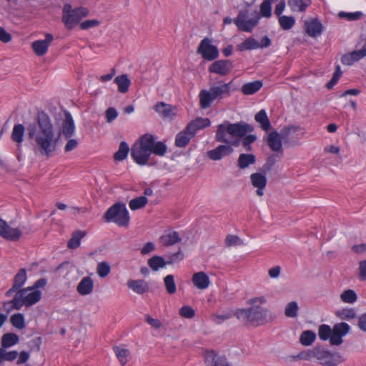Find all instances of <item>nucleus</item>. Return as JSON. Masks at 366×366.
<instances>
[{
	"mask_svg": "<svg viewBox=\"0 0 366 366\" xmlns=\"http://www.w3.org/2000/svg\"><path fill=\"white\" fill-rule=\"evenodd\" d=\"M64 114V119L58 132H56L49 115L44 112L37 114L36 123L27 126V135L32 141L35 153L50 157L56 151L61 134L66 139L73 136L75 125L72 116L66 110Z\"/></svg>",
	"mask_w": 366,
	"mask_h": 366,
	"instance_id": "1",
	"label": "nucleus"
},
{
	"mask_svg": "<svg viewBox=\"0 0 366 366\" xmlns=\"http://www.w3.org/2000/svg\"><path fill=\"white\" fill-rule=\"evenodd\" d=\"M253 130V127L244 122L231 123L224 121L217 127L215 140L226 144L219 145L215 149L208 151V157L217 161L231 154L234 152L232 146H239L242 137Z\"/></svg>",
	"mask_w": 366,
	"mask_h": 366,
	"instance_id": "2",
	"label": "nucleus"
},
{
	"mask_svg": "<svg viewBox=\"0 0 366 366\" xmlns=\"http://www.w3.org/2000/svg\"><path fill=\"white\" fill-rule=\"evenodd\" d=\"M32 288L28 287L17 291L11 300L3 303V310L9 313L13 310H21L24 305L29 307L38 302L41 297V292Z\"/></svg>",
	"mask_w": 366,
	"mask_h": 366,
	"instance_id": "3",
	"label": "nucleus"
},
{
	"mask_svg": "<svg viewBox=\"0 0 366 366\" xmlns=\"http://www.w3.org/2000/svg\"><path fill=\"white\" fill-rule=\"evenodd\" d=\"M234 315L244 324L259 326L267 322V317H272L269 310L259 305H252L248 309H238L235 311Z\"/></svg>",
	"mask_w": 366,
	"mask_h": 366,
	"instance_id": "4",
	"label": "nucleus"
},
{
	"mask_svg": "<svg viewBox=\"0 0 366 366\" xmlns=\"http://www.w3.org/2000/svg\"><path fill=\"white\" fill-rule=\"evenodd\" d=\"M152 135L146 134L131 149V157L139 165L147 164L151 155Z\"/></svg>",
	"mask_w": 366,
	"mask_h": 366,
	"instance_id": "5",
	"label": "nucleus"
},
{
	"mask_svg": "<svg viewBox=\"0 0 366 366\" xmlns=\"http://www.w3.org/2000/svg\"><path fill=\"white\" fill-rule=\"evenodd\" d=\"M104 219L107 222H112L120 227H127L130 217L125 204L116 203L107 209Z\"/></svg>",
	"mask_w": 366,
	"mask_h": 366,
	"instance_id": "6",
	"label": "nucleus"
},
{
	"mask_svg": "<svg viewBox=\"0 0 366 366\" xmlns=\"http://www.w3.org/2000/svg\"><path fill=\"white\" fill-rule=\"evenodd\" d=\"M89 14L86 8L79 7L73 9L70 4H65L63 8L62 21L68 29H71Z\"/></svg>",
	"mask_w": 366,
	"mask_h": 366,
	"instance_id": "7",
	"label": "nucleus"
},
{
	"mask_svg": "<svg viewBox=\"0 0 366 366\" xmlns=\"http://www.w3.org/2000/svg\"><path fill=\"white\" fill-rule=\"evenodd\" d=\"M249 11L242 9L239 11L237 16L234 19V23L239 31L251 32L257 26L259 21V16L248 19Z\"/></svg>",
	"mask_w": 366,
	"mask_h": 366,
	"instance_id": "8",
	"label": "nucleus"
},
{
	"mask_svg": "<svg viewBox=\"0 0 366 366\" xmlns=\"http://www.w3.org/2000/svg\"><path fill=\"white\" fill-rule=\"evenodd\" d=\"M197 52L202 55V58L207 61H213L219 56V51L216 46L211 44V40L206 37L203 39Z\"/></svg>",
	"mask_w": 366,
	"mask_h": 366,
	"instance_id": "9",
	"label": "nucleus"
},
{
	"mask_svg": "<svg viewBox=\"0 0 366 366\" xmlns=\"http://www.w3.org/2000/svg\"><path fill=\"white\" fill-rule=\"evenodd\" d=\"M350 327L347 323L340 322L335 324L332 327V335L330 342L332 345H340L343 340L342 337L349 333Z\"/></svg>",
	"mask_w": 366,
	"mask_h": 366,
	"instance_id": "10",
	"label": "nucleus"
},
{
	"mask_svg": "<svg viewBox=\"0 0 366 366\" xmlns=\"http://www.w3.org/2000/svg\"><path fill=\"white\" fill-rule=\"evenodd\" d=\"M22 232L19 228L10 227L7 222L0 219V236L9 241H17L21 236Z\"/></svg>",
	"mask_w": 366,
	"mask_h": 366,
	"instance_id": "11",
	"label": "nucleus"
},
{
	"mask_svg": "<svg viewBox=\"0 0 366 366\" xmlns=\"http://www.w3.org/2000/svg\"><path fill=\"white\" fill-rule=\"evenodd\" d=\"M26 280V269L22 268L19 270L17 274L14 276L12 287L5 293L6 297H9L17 291L21 290V287L24 285Z\"/></svg>",
	"mask_w": 366,
	"mask_h": 366,
	"instance_id": "12",
	"label": "nucleus"
},
{
	"mask_svg": "<svg viewBox=\"0 0 366 366\" xmlns=\"http://www.w3.org/2000/svg\"><path fill=\"white\" fill-rule=\"evenodd\" d=\"M232 69V63L229 60H217L209 67V71L221 76L227 75Z\"/></svg>",
	"mask_w": 366,
	"mask_h": 366,
	"instance_id": "13",
	"label": "nucleus"
},
{
	"mask_svg": "<svg viewBox=\"0 0 366 366\" xmlns=\"http://www.w3.org/2000/svg\"><path fill=\"white\" fill-rule=\"evenodd\" d=\"M53 39V35L48 33L45 35V39L36 40L32 43V49L37 56H43L47 52L48 48Z\"/></svg>",
	"mask_w": 366,
	"mask_h": 366,
	"instance_id": "14",
	"label": "nucleus"
},
{
	"mask_svg": "<svg viewBox=\"0 0 366 366\" xmlns=\"http://www.w3.org/2000/svg\"><path fill=\"white\" fill-rule=\"evenodd\" d=\"M182 241L177 232L174 230H167L159 237V243L163 247H169L175 244Z\"/></svg>",
	"mask_w": 366,
	"mask_h": 366,
	"instance_id": "15",
	"label": "nucleus"
},
{
	"mask_svg": "<svg viewBox=\"0 0 366 366\" xmlns=\"http://www.w3.org/2000/svg\"><path fill=\"white\" fill-rule=\"evenodd\" d=\"M204 360L206 366H225L228 363L224 356L218 355L214 351H207Z\"/></svg>",
	"mask_w": 366,
	"mask_h": 366,
	"instance_id": "16",
	"label": "nucleus"
},
{
	"mask_svg": "<svg viewBox=\"0 0 366 366\" xmlns=\"http://www.w3.org/2000/svg\"><path fill=\"white\" fill-rule=\"evenodd\" d=\"M155 111L164 119H172L176 115V108L164 102H159L154 107Z\"/></svg>",
	"mask_w": 366,
	"mask_h": 366,
	"instance_id": "17",
	"label": "nucleus"
},
{
	"mask_svg": "<svg viewBox=\"0 0 366 366\" xmlns=\"http://www.w3.org/2000/svg\"><path fill=\"white\" fill-rule=\"evenodd\" d=\"M252 184L257 189L256 193L258 196L263 195L264 189L267 184V178L264 174L259 172L253 173L250 176Z\"/></svg>",
	"mask_w": 366,
	"mask_h": 366,
	"instance_id": "18",
	"label": "nucleus"
},
{
	"mask_svg": "<svg viewBox=\"0 0 366 366\" xmlns=\"http://www.w3.org/2000/svg\"><path fill=\"white\" fill-rule=\"evenodd\" d=\"M210 125V120L208 118H196L190 122L186 127L187 131H189L194 137L197 131L208 127Z\"/></svg>",
	"mask_w": 366,
	"mask_h": 366,
	"instance_id": "19",
	"label": "nucleus"
},
{
	"mask_svg": "<svg viewBox=\"0 0 366 366\" xmlns=\"http://www.w3.org/2000/svg\"><path fill=\"white\" fill-rule=\"evenodd\" d=\"M267 144L274 152L283 153L282 137L277 132H272L268 134Z\"/></svg>",
	"mask_w": 366,
	"mask_h": 366,
	"instance_id": "20",
	"label": "nucleus"
},
{
	"mask_svg": "<svg viewBox=\"0 0 366 366\" xmlns=\"http://www.w3.org/2000/svg\"><path fill=\"white\" fill-rule=\"evenodd\" d=\"M127 287L138 295H143L149 290L148 283L144 280H129L127 282Z\"/></svg>",
	"mask_w": 366,
	"mask_h": 366,
	"instance_id": "21",
	"label": "nucleus"
},
{
	"mask_svg": "<svg viewBox=\"0 0 366 366\" xmlns=\"http://www.w3.org/2000/svg\"><path fill=\"white\" fill-rule=\"evenodd\" d=\"M305 26L307 34L311 37L320 36L322 32V24L317 19L305 21Z\"/></svg>",
	"mask_w": 366,
	"mask_h": 366,
	"instance_id": "22",
	"label": "nucleus"
},
{
	"mask_svg": "<svg viewBox=\"0 0 366 366\" xmlns=\"http://www.w3.org/2000/svg\"><path fill=\"white\" fill-rule=\"evenodd\" d=\"M94 289V282L90 277H84L76 287L77 292L82 296L91 294Z\"/></svg>",
	"mask_w": 366,
	"mask_h": 366,
	"instance_id": "23",
	"label": "nucleus"
},
{
	"mask_svg": "<svg viewBox=\"0 0 366 366\" xmlns=\"http://www.w3.org/2000/svg\"><path fill=\"white\" fill-rule=\"evenodd\" d=\"M192 282L197 288L204 290L209 287L210 280L205 272H198L193 274Z\"/></svg>",
	"mask_w": 366,
	"mask_h": 366,
	"instance_id": "24",
	"label": "nucleus"
},
{
	"mask_svg": "<svg viewBox=\"0 0 366 366\" xmlns=\"http://www.w3.org/2000/svg\"><path fill=\"white\" fill-rule=\"evenodd\" d=\"M194 136L185 128L179 132L175 138V145L178 147H185Z\"/></svg>",
	"mask_w": 366,
	"mask_h": 366,
	"instance_id": "25",
	"label": "nucleus"
},
{
	"mask_svg": "<svg viewBox=\"0 0 366 366\" xmlns=\"http://www.w3.org/2000/svg\"><path fill=\"white\" fill-rule=\"evenodd\" d=\"M256 162V157L252 154H241L237 159V166L241 169L247 168L249 165L254 164Z\"/></svg>",
	"mask_w": 366,
	"mask_h": 366,
	"instance_id": "26",
	"label": "nucleus"
},
{
	"mask_svg": "<svg viewBox=\"0 0 366 366\" xmlns=\"http://www.w3.org/2000/svg\"><path fill=\"white\" fill-rule=\"evenodd\" d=\"M199 104L202 109L209 107L215 99L210 91L203 89L199 92Z\"/></svg>",
	"mask_w": 366,
	"mask_h": 366,
	"instance_id": "27",
	"label": "nucleus"
},
{
	"mask_svg": "<svg viewBox=\"0 0 366 366\" xmlns=\"http://www.w3.org/2000/svg\"><path fill=\"white\" fill-rule=\"evenodd\" d=\"M229 84H224L220 86H214L209 89L214 99H222L224 95H229Z\"/></svg>",
	"mask_w": 366,
	"mask_h": 366,
	"instance_id": "28",
	"label": "nucleus"
},
{
	"mask_svg": "<svg viewBox=\"0 0 366 366\" xmlns=\"http://www.w3.org/2000/svg\"><path fill=\"white\" fill-rule=\"evenodd\" d=\"M114 83L118 86V91L124 94L128 92L131 81L127 74H122L114 79Z\"/></svg>",
	"mask_w": 366,
	"mask_h": 366,
	"instance_id": "29",
	"label": "nucleus"
},
{
	"mask_svg": "<svg viewBox=\"0 0 366 366\" xmlns=\"http://www.w3.org/2000/svg\"><path fill=\"white\" fill-rule=\"evenodd\" d=\"M255 121L260 124L261 128L267 131L269 129L271 124L268 119L266 112L264 109L257 112L254 117Z\"/></svg>",
	"mask_w": 366,
	"mask_h": 366,
	"instance_id": "30",
	"label": "nucleus"
},
{
	"mask_svg": "<svg viewBox=\"0 0 366 366\" xmlns=\"http://www.w3.org/2000/svg\"><path fill=\"white\" fill-rule=\"evenodd\" d=\"M262 86V83L261 81H254L252 82L244 84L242 86L241 90L244 94L250 95L259 91Z\"/></svg>",
	"mask_w": 366,
	"mask_h": 366,
	"instance_id": "31",
	"label": "nucleus"
},
{
	"mask_svg": "<svg viewBox=\"0 0 366 366\" xmlns=\"http://www.w3.org/2000/svg\"><path fill=\"white\" fill-rule=\"evenodd\" d=\"M311 4V0H288V5L293 11H304Z\"/></svg>",
	"mask_w": 366,
	"mask_h": 366,
	"instance_id": "32",
	"label": "nucleus"
},
{
	"mask_svg": "<svg viewBox=\"0 0 366 366\" xmlns=\"http://www.w3.org/2000/svg\"><path fill=\"white\" fill-rule=\"evenodd\" d=\"M19 342V336L14 333H6L1 337V348H8Z\"/></svg>",
	"mask_w": 366,
	"mask_h": 366,
	"instance_id": "33",
	"label": "nucleus"
},
{
	"mask_svg": "<svg viewBox=\"0 0 366 366\" xmlns=\"http://www.w3.org/2000/svg\"><path fill=\"white\" fill-rule=\"evenodd\" d=\"M86 235L85 232L76 231L73 233L71 238L69 240L67 247L69 249H75L79 247L81 239Z\"/></svg>",
	"mask_w": 366,
	"mask_h": 366,
	"instance_id": "34",
	"label": "nucleus"
},
{
	"mask_svg": "<svg viewBox=\"0 0 366 366\" xmlns=\"http://www.w3.org/2000/svg\"><path fill=\"white\" fill-rule=\"evenodd\" d=\"M147 263L154 271H157L159 268H163L167 264L162 257L157 255L153 256L149 259Z\"/></svg>",
	"mask_w": 366,
	"mask_h": 366,
	"instance_id": "35",
	"label": "nucleus"
},
{
	"mask_svg": "<svg viewBox=\"0 0 366 366\" xmlns=\"http://www.w3.org/2000/svg\"><path fill=\"white\" fill-rule=\"evenodd\" d=\"M24 131L25 128L23 124H19L14 125L11 133L12 140L18 144H20L23 141Z\"/></svg>",
	"mask_w": 366,
	"mask_h": 366,
	"instance_id": "36",
	"label": "nucleus"
},
{
	"mask_svg": "<svg viewBox=\"0 0 366 366\" xmlns=\"http://www.w3.org/2000/svg\"><path fill=\"white\" fill-rule=\"evenodd\" d=\"M316 339V334L311 330H305L300 337V342L304 346L311 345Z\"/></svg>",
	"mask_w": 366,
	"mask_h": 366,
	"instance_id": "37",
	"label": "nucleus"
},
{
	"mask_svg": "<svg viewBox=\"0 0 366 366\" xmlns=\"http://www.w3.org/2000/svg\"><path fill=\"white\" fill-rule=\"evenodd\" d=\"M129 152V145L125 142H122L119 144L118 151L114 154V159L116 161H122L127 158Z\"/></svg>",
	"mask_w": 366,
	"mask_h": 366,
	"instance_id": "38",
	"label": "nucleus"
},
{
	"mask_svg": "<svg viewBox=\"0 0 366 366\" xmlns=\"http://www.w3.org/2000/svg\"><path fill=\"white\" fill-rule=\"evenodd\" d=\"M299 306L297 302L292 301L287 303L285 308V315L287 317L295 318L298 315Z\"/></svg>",
	"mask_w": 366,
	"mask_h": 366,
	"instance_id": "39",
	"label": "nucleus"
},
{
	"mask_svg": "<svg viewBox=\"0 0 366 366\" xmlns=\"http://www.w3.org/2000/svg\"><path fill=\"white\" fill-rule=\"evenodd\" d=\"M113 350L122 365H124L128 362V357L130 354L129 350L121 348L119 346L114 347Z\"/></svg>",
	"mask_w": 366,
	"mask_h": 366,
	"instance_id": "40",
	"label": "nucleus"
},
{
	"mask_svg": "<svg viewBox=\"0 0 366 366\" xmlns=\"http://www.w3.org/2000/svg\"><path fill=\"white\" fill-rule=\"evenodd\" d=\"M259 48V42L253 38H247L242 43L238 45V49L241 51Z\"/></svg>",
	"mask_w": 366,
	"mask_h": 366,
	"instance_id": "41",
	"label": "nucleus"
},
{
	"mask_svg": "<svg viewBox=\"0 0 366 366\" xmlns=\"http://www.w3.org/2000/svg\"><path fill=\"white\" fill-rule=\"evenodd\" d=\"M279 24L284 30L290 29L295 24V19L291 16H280Z\"/></svg>",
	"mask_w": 366,
	"mask_h": 366,
	"instance_id": "42",
	"label": "nucleus"
},
{
	"mask_svg": "<svg viewBox=\"0 0 366 366\" xmlns=\"http://www.w3.org/2000/svg\"><path fill=\"white\" fill-rule=\"evenodd\" d=\"M360 59L361 58L360 57L357 52L356 51H353L350 53L343 55L341 59V61L345 65L350 66Z\"/></svg>",
	"mask_w": 366,
	"mask_h": 366,
	"instance_id": "43",
	"label": "nucleus"
},
{
	"mask_svg": "<svg viewBox=\"0 0 366 366\" xmlns=\"http://www.w3.org/2000/svg\"><path fill=\"white\" fill-rule=\"evenodd\" d=\"M335 315L340 320H349L353 319L356 317V313L355 310L351 308H345L340 310L336 311Z\"/></svg>",
	"mask_w": 366,
	"mask_h": 366,
	"instance_id": "44",
	"label": "nucleus"
},
{
	"mask_svg": "<svg viewBox=\"0 0 366 366\" xmlns=\"http://www.w3.org/2000/svg\"><path fill=\"white\" fill-rule=\"evenodd\" d=\"M167 152L166 145L162 142H154V138L152 136V150L151 153H154L156 155L164 156Z\"/></svg>",
	"mask_w": 366,
	"mask_h": 366,
	"instance_id": "45",
	"label": "nucleus"
},
{
	"mask_svg": "<svg viewBox=\"0 0 366 366\" xmlns=\"http://www.w3.org/2000/svg\"><path fill=\"white\" fill-rule=\"evenodd\" d=\"M147 201L146 197L141 196L132 199L129 203V206L131 209L137 210L144 207L147 204Z\"/></svg>",
	"mask_w": 366,
	"mask_h": 366,
	"instance_id": "46",
	"label": "nucleus"
},
{
	"mask_svg": "<svg viewBox=\"0 0 366 366\" xmlns=\"http://www.w3.org/2000/svg\"><path fill=\"white\" fill-rule=\"evenodd\" d=\"M320 350V347H315L312 350H309L307 351L302 352L299 353L297 356L293 357L294 360L300 359V360H310L312 358H316V355Z\"/></svg>",
	"mask_w": 366,
	"mask_h": 366,
	"instance_id": "47",
	"label": "nucleus"
},
{
	"mask_svg": "<svg viewBox=\"0 0 366 366\" xmlns=\"http://www.w3.org/2000/svg\"><path fill=\"white\" fill-rule=\"evenodd\" d=\"M318 335L322 340H330L332 335V329L327 325H322L319 327Z\"/></svg>",
	"mask_w": 366,
	"mask_h": 366,
	"instance_id": "48",
	"label": "nucleus"
},
{
	"mask_svg": "<svg viewBox=\"0 0 366 366\" xmlns=\"http://www.w3.org/2000/svg\"><path fill=\"white\" fill-rule=\"evenodd\" d=\"M340 299L345 303L352 304L356 302L357 296L354 290H347L340 295Z\"/></svg>",
	"mask_w": 366,
	"mask_h": 366,
	"instance_id": "49",
	"label": "nucleus"
},
{
	"mask_svg": "<svg viewBox=\"0 0 366 366\" xmlns=\"http://www.w3.org/2000/svg\"><path fill=\"white\" fill-rule=\"evenodd\" d=\"M11 323L17 329L21 330L25 327L24 317L21 313L13 315L10 318Z\"/></svg>",
	"mask_w": 366,
	"mask_h": 366,
	"instance_id": "50",
	"label": "nucleus"
},
{
	"mask_svg": "<svg viewBox=\"0 0 366 366\" xmlns=\"http://www.w3.org/2000/svg\"><path fill=\"white\" fill-rule=\"evenodd\" d=\"M166 290L169 294H174L176 292L177 287L174 282V276L172 274L167 275L164 279Z\"/></svg>",
	"mask_w": 366,
	"mask_h": 366,
	"instance_id": "51",
	"label": "nucleus"
},
{
	"mask_svg": "<svg viewBox=\"0 0 366 366\" xmlns=\"http://www.w3.org/2000/svg\"><path fill=\"white\" fill-rule=\"evenodd\" d=\"M111 271L110 265L107 262H101L97 264V272L98 275L102 277H106Z\"/></svg>",
	"mask_w": 366,
	"mask_h": 366,
	"instance_id": "52",
	"label": "nucleus"
},
{
	"mask_svg": "<svg viewBox=\"0 0 366 366\" xmlns=\"http://www.w3.org/2000/svg\"><path fill=\"white\" fill-rule=\"evenodd\" d=\"M272 0H263L260 4V13L262 16L269 18L272 15Z\"/></svg>",
	"mask_w": 366,
	"mask_h": 366,
	"instance_id": "53",
	"label": "nucleus"
},
{
	"mask_svg": "<svg viewBox=\"0 0 366 366\" xmlns=\"http://www.w3.org/2000/svg\"><path fill=\"white\" fill-rule=\"evenodd\" d=\"M247 134L242 137V145L247 152H249L252 150L251 144L257 140V137L254 134Z\"/></svg>",
	"mask_w": 366,
	"mask_h": 366,
	"instance_id": "54",
	"label": "nucleus"
},
{
	"mask_svg": "<svg viewBox=\"0 0 366 366\" xmlns=\"http://www.w3.org/2000/svg\"><path fill=\"white\" fill-rule=\"evenodd\" d=\"M338 16L340 18L346 19L348 21H355L360 19L362 16V13L361 11L352 13L341 11L338 14Z\"/></svg>",
	"mask_w": 366,
	"mask_h": 366,
	"instance_id": "55",
	"label": "nucleus"
},
{
	"mask_svg": "<svg viewBox=\"0 0 366 366\" xmlns=\"http://www.w3.org/2000/svg\"><path fill=\"white\" fill-rule=\"evenodd\" d=\"M225 244L227 247L238 246L243 244L240 238L234 234H229L225 238Z\"/></svg>",
	"mask_w": 366,
	"mask_h": 366,
	"instance_id": "56",
	"label": "nucleus"
},
{
	"mask_svg": "<svg viewBox=\"0 0 366 366\" xmlns=\"http://www.w3.org/2000/svg\"><path fill=\"white\" fill-rule=\"evenodd\" d=\"M179 315L184 318L191 319L194 317L195 312L191 307L187 305L179 310Z\"/></svg>",
	"mask_w": 366,
	"mask_h": 366,
	"instance_id": "57",
	"label": "nucleus"
},
{
	"mask_svg": "<svg viewBox=\"0 0 366 366\" xmlns=\"http://www.w3.org/2000/svg\"><path fill=\"white\" fill-rule=\"evenodd\" d=\"M232 317L231 314L229 313H225L222 315H212L211 317V319L212 322L214 323L219 325L224 322V321L229 320Z\"/></svg>",
	"mask_w": 366,
	"mask_h": 366,
	"instance_id": "58",
	"label": "nucleus"
},
{
	"mask_svg": "<svg viewBox=\"0 0 366 366\" xmlns=\"http://www.w3.org/2000/svg\"><path fill=\"white\" fill-rule=\"evenodd\" d=\"M105 115L107 122L111 123L117 117L118 112L114 107H109L106 110Z\"/></svg>",
	"mask_w": 366,
	"mask_h": 366,
	"instance_id": "59",
	"label": "nucleus"
},
{
	"mask_svg": "<svg viewBox=\"0 0 366 366\" xmlns=\"http://www.w3.org/2000/svg\"><path fill=\"white\" fill-rule=\"evenodd\" d=\"M99 24V21L97 19L86 20L80 24V28L83 30H86L97 26Z\"/></svg>",
	"mask_w": 366,
	"mask_h": 366,
	"instance_id": "60",
	"label": "nucleus"
},
{
	"mask_svg": "<svg viewBox=\"0 0 366 366\" xmlns=\"http://www.w3.org/2000/svg\"><path fill=\"white\" fill-rule=\"evenodd\" d=\"M358 269L360 280L366 281V259L360 262Z\"/></svg>",
	"mask_w": 366,
	"mask_h": 366,
	"instance_id": "61",
	"label": "nucleus"
},
{
	"mask_svg": "<svg viewBox=\"0 0 366 366\" xmlns=\"http://www.w3.org/2000/svg\"><path fill=\"white\" fill-rule=\"evenodd\" d=\"M145 321L154 329H159L162 327V323L159 320L152 318L149 315L145 316Z\"/></svg>",
	"mask_w": 366,
	"mask_h": 366,
	"instance_id": "62",
	"label": "nucleus"
},
{
	"mask_svg": "<svg viewBox=\"0 0 366 366\" xmlns=\"http://www.w3.org/2000/svg\"><path fill=\"white\" fill-rule=\"evenodd\" d=\"M184 257V254L181 252V249H179L177 252L174 253L169 256V261L167 262L168 264H172L174 262H179L182 260Z\"/></svg>",
	"mask_w": 366,
	"mask_h": 366,
	"instance_id": "63",
	"label": "nucleus"
},
{
	"mask_svg": "<svg viewBox=\"0 0 366 366\" xmlns=\"http://www.w3.org/2000/svg\"><path fill=\"white\" fill-rule=\"evenodd\" d=\"M275 155L273 154L270 156L266 163L262 166V169L264 172H269L272 169V167L274 165L276 161L274 159Z\"/></svg>",
	"mask_w": 366,
	"mask_h": 366,
	"instance_id": "64",
	"label": "nucleus"
}]
</instances>
